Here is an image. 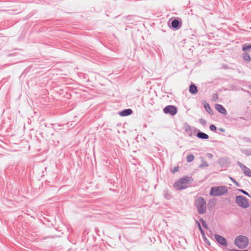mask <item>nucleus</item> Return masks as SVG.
I'll use <instances>...</instances> for the list:
<instances>
[{"label": "nucleus", "mask_w": 251, "mask_h": 251, "mask_svg": "<svg viewBox=\"0 0 251 251\" xmlns=\"http://www.w3.org/2000/svg\"><path fill=\"white\" fill-rule=\"evenodd\" d=\"M199 122H200V123L202 125H203V126H204L206 125V123H207V122H206V121L204 119H202V118H201V119H199Z\"/></svg>", "instance_id": "nucleus-28"}, {"label": "nucleus", "mask_w": 251, "mask_h": 251, "mask_svg": "<svg viewBox=\"0 0 251 251\" xmlns=\"http://www.w3.org/2000/svg\"><path fill=\"white\" fill-rule=\"evenodd\" d=\"M215 108L216 110L220 113L223 114L224 115H226L227 114V112L225 107L221 104H217L215 105Z\"/></svg>", "instance_id": "nucleus-11"}, {"label": "nucleus", "mask_w": 251, "mask_h": 251, "mask_svg": "<svg viewBox=\"0 0 251 251\" xmlns=\"http://www.w3.org/2000/svg\"><path fill=\"white\" fill-rule=\"evenodd\" d=\"M204 108H205V110L206 111V112H208L209 114H210V115L213 114L212 110L208 103H206L205 104H204Z\"/></svg>", "instance_id": "nucleus-17"}, {"label": "nucleus", "mask_w": 251, "mask_h": 251, "mask_svg": "<svg viewBox=\"0 0 251 251\" xmlns=\"http://www.w3.org/2000/svg\"><path fill=\"white\" fill-rule=\"evenodd\" d=\"M189 92L193 95L196 94L198 92L197 86L194 84H191L189 86Z\"/></svg>", "instance_id": "nucleus-13"}, {"label": "nucleus", "mask_w": 251, "mask_h": 251, "mask_svg": "<svg viewBox=\"0 0 251 251\" xmlns=\"http://www.w3.org/2000/svg\"><path fill=\"white\" fill-rule=\"evenodd\" d=\"M218 130L221 132H225V129H224L223 128H218Z\"/></svg>", "instance_id": "nucleus-33"}, {"label": "nucleus", "mask_w": 251, "mask_h": 251, "mask_svg": "<svg viewBox=\"0 0 251 251\" xmlns=\"http://www.w3.org/2000/svg\"><path fill=\"white\" fill-rule=\"evenodd\" d=\"M238 191L241 192L244 195H246V196H247L249 197H251V196L249 195V194L247 192H246V191H245L243 189H238Z\"/></svg>", "instance_id": "nucleus-27"}, {"label": "nucleus", "mask_w": 251, "mask_h": 251, "mask_svg": "<svg viewBox=\"0 0 251 251\" xmlns=\"http://www.w3.org/2000/svg\"><path fill=\"white\" fill-rule=\"evenodd\" d=\"M241 119H244L242 117H240Z\"/></svg>", "instance_id": "nucleus-35"}, {"label": "nucleus", "mask_w": 251, "mask_h": 251, "mask_svg": "<svg viewBox=\"0 0 251 251\" xmlns=\"http://www.w3.org/2000/svg\"><path fill=\"white\" fill-rule=\"evenodd\" d=\"M132 110L129 108L126 109L122 110L119 114L121 116H127L131 115L132 113Z\"/></svg>", "instance_id": "nucleus-12"}, {"label": "nucleus", "mask_w": 251, "mask_h": 251, "mask_svg": "<svg viewBox=\"0 0 251 251\" xmlns=\"http://www.w3.org/2000/svg\"><path fill=\"white\" fill-rule=\"evenodd\" d=\"M242 152L245 154L246 156H251V149H244L241 151Z\"/></svg>", "instance_id": "nucleus-20"}, {"label": "nucleus", "mask_w": 251, "mask_h": 251, "mask_svg": "<svg viewBox=\"0 0 251 251\" xmlns=\"http://www.w3.org/2000/svg\"><path fill=\"white\" fill-rule=\"evenodd\" d=\"M191 180H192L191 177L184 176L175 182L174 187L179 191L186 189L189 187Z\"/></svg>", "instance_id": "nucleus-1"}, {"label": "nucleus", "mask_w": 251, "mask_h": 251, "mask_svg": "<svg viewBox=\"0 0 251 251\" xmlns=\"http://www.w3.org/2000/svg\"><path fill=\"white\" fill-rule=\"evenodd\" d=\"M178 171V167H176L172 170V173L174 174L175 173L177 172Z\"/></svg>", "instance_id": "nucleus-31"}, {"label": "nucleus", "mask_w": 251, "mask_h": 251, "mask_svg": "<svg viewBox=\"0 0 251 251\" xmlns=\"http://www.w3.org/2000/svg\"><path fill=\"white\" fill-rule=\"evenodd\" d=\"M243 58L245 61L247 62H250L251 60V57L250 55L246 52L243 54Z\"/></svg>", "instance_id": "nucleus-18"}, {"label": "nucleus", "mask_w": 251, "mask_h": 251, "mask_svg": "<svg viewBox=\"0 0 251 251\" xmlns=\"http://www.w3.org/2000/svg\"><path fill=\"white\" fill-rule=\"evenodd\" d=\"M237 164L240 166L243 173L246 176L251 177V170L250 168L242 164L240 161H237Z\"/></svg>", "instance_id": "nucleus-7"}, {"label": "nucleus", "mask_w": 251, "mask_h": 251, "mask_svg": "<svg viewBox=\"0 0 251 251\" xmlns=\"http://www.w3.org/2000/svg\"><path fill=\"white\" fill-rule=\"evenodd\" d=\"M235 201L236 203L242 208H246L249 206L248 200L243 196H236Z\"/></svg>", "instance_id": "nucleus-5"}, {"label": "nucleus", "mask_w": 251, "mask_h": 251, "mask_svg": "<svg viewBox=\"0 0 251 251\" xmlns=\"http://www.w3.org/2000/svg\"><path fill=\"white\" fill-rule=\"evenodd\" d=\"M196 224L198 225V228H199L201 233L203 237H205L204 232L203 230V229H202V227H201V226L200 223L198 221H196Z\"/></svg>", "instance_id": "nucleus-22"}, {"label": "nucleus", "mask_w": 251, "mask_h": 251, "mask_svg": "<svg viewBox=\"0 0 251 251\" xmlns=\"http://www.w3.org/2000/svg\"><path fill=\"white\" fill-rule=\"evenodd\" d=\"M163 196H164V197L168 200H170L172 198V196L170 194V193L169 192V191L167 189H165L164 190Z\"/></svg>", "instance_id": "nucleus-16"}, {"label": "nucleus", "mask_w": 251, "mask_h": 251, "mask_svg": "<svg viewBox=\"0 0 251 251\" xmlns=\"http://www.w3.org/2000/svg\"><path fill=\"white\" fill-rule=\"evenodd\" d=\"M249 88L251 89V85L249 86Z\"/></svg>", "instance_id": "nucleus-34"}, {"label": "nucleus", "mask_w": 251, "mask_h": 251, "mask_svg": "<svg viewBox=\"0 0 251 251\" xmlns=\"http://www.w3.org/2000/svg\"><path fill=\"white\" fill-rule=\"evenodd\" d=\"M163 112L165 114H169L171 116H174L177 113V109L176 106L169 105L164 108Z\"/></svg>", "instance_id": "nucleus-6"}, {"label": "nucleus", "mask_w": 251, "mask_h": 251, "mask_svg": "<svg viewBox=\"0 0 251 251\" xmlns=\"http://www.w3.org/2000/svg\"><path fill=\"white\" fill-rule=\"evenodd\" d=\"M209 128H210V130H211L212 131H214V132L216 131L217 130L216 126L214 125H210L209 126Z\"/></svg>", "instance_id": "nucleus-26"}, {"label": "nucleus", "mask_w": 251, "mask_h": 251, "mask_svg": "<svg viewBox=\"0 0 251 251\" xmlns=\"http://www.w3.org/2000/svg\"><path fill=\"white\" fill-rule=\"evenodd\" d=\"M227 251H248L247 250H239L236 249H227Z\"/></svg>", "instance_id": "nucleus-30"}, {"label": "nucleus", "mask_w": 251, "mask_h": 251, "mask_svg": "<svg viewBox=\"0 0 251 251\" xmlns=\"http://www.w3.org/2000/svg\"><path fill=\"white\" fill-rule=\"evenodd\" d=\"M218 98V95L217 94H214L212 95V100H216Z\"/></svg>", "instance_id": "nucleus-29"}, {"label": "nucleus", "mask_w": 251, "mask_h": 251, "mask_svg": "<svg viewBox=\"0 0 251 251\" xmlns=\"http://www.w3.org/2000/svg\"><path fill=\"white\" fill-rule=\"evenodd\" d=\"M214 236L215 240L219 244L224 246H227V242L226 239L225 238L217 234H215Z\"/></svg>", "instance_id": "nucleus-8"}, {"label": "nucleus", "mask_w": 251, "mask_h": 251, "mask_svg": "<svg viewBox=\"0 0 251 251\" xmlns=\"http://www.w3.org/2000/svg\"><path fill=\"white\" fill-rule=\"evenodd\" d=\"M68 251H71L70 250H69Z\"/></svg>", "instance_id": "nucleus-36"}, {"label": "nucleus", "mask_w": 251, "mask_h": 251, "mask_svg": "<svg viewBox=\"0 0 251 251\" xmlns=\"http://www.w3.org/2000/svg\"><path fill=\"white\" fill-rule=\"evenodd\" d=\"M250 50H251V45H245L242 47V50L244 51H246Z\"/></svg>", "instance_id": "nucleus-23"}, {"label": "nucleus", "mask_w": 251, "mask_h": 251, "mask_svg": "<svg viewBox=\"0 0 251 251\" xmlns=\"http://www.w3.org/2000/svg\"><path fill=\"white\" fill-rule=\"evenodd\" d=\"M184 128L185 132L189 133V136H192L193 135V129L196 130V128L191 127L187 123L184 124Z\"/></svg>", "instance_id": "nucleus-10"}, {"label": "nucleus", "mask_w": 251, "mask_h": 251, "mask_svg": "<svg viewBox=\"0 0 251 251\" xmlns=\"http://www.w3.org/2000/svg\"><path fill=\"white\" fill-rule=\"evenodd\" d=\"M200 221L201 222V223L202 224V225L203 226V227L206 228V229H208V225L206 223V222L202 218H201L200 219Z\"/></svg>", "instance_id": "nucleus-24"}, {"label": "nucleus", "mask_w": 251, "mask_h": 251, "mask_svg": "<svg viewBox=\"0 0 251 251\" xmlns=\"http://www.w3.org/2000/svg\"><path fill=\"white\" fill-rule=\"evenodd\" d=\"M234 244L240 249L246 248L249 244L248 237L243 235L236 237L234 241Z\"/></svg>", "instance_id": "nucleus-4"}, {"label": "nucleus", "mask_w": 251, "mask_h": 251, "mask_svg": "<svg viewBox=\"0 0 251 251\" xmlns=\"http://www.w3.org/2000/svg\"><path fill=\"white\" fill-rule=\"evenodd\" d=\"M227 188L225 186H213L210 189V195L218 197L227 193Z\"/></svg>", "instance_id": "nucleus-3"}, {"label": "nucleus", "mask_w": 251, "mask_h": 251, "mask_svg": "<svg viewBox=\"0 0 251 251\" xmlns=\"http://www.w3.org/2000/svg\"><path fill=\"white\" fill-rule=\"evenodd\" d=\"M181 22L179 20L175 19L173 20L171 23V26L174 30H177L181 26Z\"/></svg>", "instance_id": "nucleus-9"}, {"label": "nucleus", "mask_w": 251, "mask_h": 251, "mask_svg": "<svg viewBox=\"0 0 251 251\" xmlns=\"http://www.w3.org/2000/svg\"><path fill=\"white\" fill-rule=\"evenodd\" d=\"M208 166V163L203 158L201 159V162L199 165V168H204Z\"/></svg>", "instance_id": "nucleus-19"}, {"label": "nucleus", "mask_w": 251, "mask_h": 251, "mask_svg": "<svg viewBox=\"0 0 251 251\" xmlns=\"http://www.w3.org/2000/svg\"><path fill=\"white\" fill-rule=\"evenodd\" d=\"M196 136L201 139H208L209 138V136L207 134L200 131L197 133Z\"/></svg>", "instance_id": "nucleus-14"}, {"label": "nucleus", "mask_w": 251, "mask_h": 251, "mask_svg": "<svg viewBox=\"0 0 251 251\" xmlns=\"http://www.w3.org/2000/svg\"><path fill=\"white\" fill-rule=\"evenodd\" d=\"M207 156L210 158V159H211L212 157H213V155L212 154L210 153H207V154H206Z\"/></svg>", "instance_id": "nucleus-32"}, {"label": "nucleus", "mask_w": 251, "mask_h": 251, "mask_svg": "<svg viewBox=\"0 0 251 251\" xmlns=\"http://www.w3.org/2000/svg\"><path fill=\"white\" fill-rule=\"evenodd\" d=\"M194 206L199 214H203L206 212V202L205 199L199 197L195 200Z\"/></svg>", "instance_id": "nucleus-2"}, {"label": "nucleus", "mask_w": 251, "mask_h": 251, "mask_svg": "<svg viewBox=\"0 0 251 251\" xmlns=\"http://www.w3.org/2000/svg\"><path fill=\"white\" fill-rule=\"evenodd\" d=\"M215 201L213 200H211L209 201L207 204V207L209 210H211L213 209V207L215 205Z\"/></svg>", "instance_id": "nucleus-15"}, {"label": "nucleus", "mask_w": 251, "mask_h": 251, "mask_svg": "<svg viewBox=\"0 0 251 251\" xmlns=\"http://www.w3.org/2000/svg\"><path fill=\"white\" fill-rule=\"evenodd\" d=\"M194 159V156L192 154H190L187 156L186 160L189 163L191 162Z\"/></svg>", "instance_id": "nucleus-21"}, {"label": "nucleus", "mask_w": 251, "mask_h": 251, "mask_svg": "<svg viewBox=\"0 0 251 251\" xmlns=\"http://www.w3.org/2000/svg\"><path fill=\"white\" fill-rule=\"evenodd\" d=\"M229 178L230 179V180L237 186L238 187H240L241 185L235 179H234L233 177H231V176H229Z\"/></svg>", "instance_id": "nucleus-25"}]
</instances>
